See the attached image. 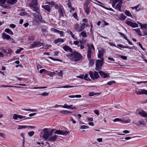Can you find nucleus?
<instances>
[{
  "mask_svg": "<svg viewBox=\"0 0 147 147\" xmlns=\"http://www.w3.org/2000/svg\"><path fill=\"white\" fill-rule=\"evenodd\" d=\"M72 53H69L67 55V57L72 61H78L80 60L82 56L78 52H74Z\"/></svg>",
  "mask_w": 147,
  "mask_h": 147,
  "instance_id": "obj_1",
  "label": "nucleus"
},
{
  "mask_svg": "<svg viewBox=\"0 0 147 147\" xmlns=\"http://www.w3.org/2000/svg\"><path fill=\"white\" fill-rule=\"evenodd\" d=\"M41 136L45 139V140H47L50 137L52 136L51 132L49 131V129L45 128L43 130V131L41 132Z\"/></svg>",
  "mask_w": 147,
  "mask_h": 147,
  "instance_id": "obj_2",
  "label": "nucleus"
},
{
  "mask_svg": "<svg viewBox=\"0 0 147 147\" xmlns=\"http://www.w3.org/2000/svg\"><path fill=\"white\" fill-rule=\"evenodd\" d=\"M91 78L94 80L100 78V76L98 72L95 71L93 72L92 71H90L88 73Z\"/></svg>",
  "mask_w": 147,
  "mask_h": 147,
  "instance_id": "obj_3",
  "label": "nucleus"
},
{
  "mask_svg": "<svg viewBox=\"0 0 147 147\" xmlns=\"http://www.w3.org/2000/svg\"><path fill=\"white\" fill-rule=\"evenodd\" d=\"M102 65V62L100 60H97L96 62L95 70L98 71H99L101 69Z\"/></svg>",
  "mask_w": 147,
  "mask_h": 147,
  "instance_id": "obj_4",
  "label": "nucleus"
},
{
  "mask_svg": "<svg viewBox=\"0 0 147 147\" xmlns=\"http://www.w3.org/2000/svg\"><path fill=\"white\" fill-rule=\"evenodd\" d=\"M136 112L142 116L144 117H147V113L142 110L138 109Z\"/></svg>",
  "mask_w": 147,
  "mask_h": 147,
  "instance_id": "obj_5",
  "label": "nucleus"
},
{
  "mask_svg": "<svg viewBox=\"0 0 147 147\" xmlns=\"http://www.w3.org/2000/svg\"><path fill=\"white\" fill-rule=\"evenodd\" d=\"M126 23L127 25L133 28L138 27V25L136 22H133L130 21H127Z\"/></svg>",
  "mask_w": 147,
  "mask_h": 147,
  "instance_id": "obj_6",
  "label": "nucleus"
},
{
  "mask_svg": "<svg viewBox=\"0 0 147 147\" xmlns=\"http://www.w3.org/2000/svg\"><path fill=\"white\" fill-rule=\"evenodd\" d=\"M69 132L67 131H60L59 130H57L55 132V134H57L59 135H65L69 134Z\"/></svg>",
  "mask_w": 147,
  "mask_h": 147,
  "instance_id": "obj_7",
  "label": "nucleus"
},
{
  "mask_svg": "<svg viewBox=\"0 0 147 147\" xmlns=\"http://www.w3.org/2000/svg\"><path fill=\"white\" fill-rule=\"evenodd\" d=\"M104 49H101L98 50V57L101 59V60H103L102 57H103Z\"/></svg>",
  "mask_w": 147,
  "mask_h": 147,
  "instance_id": "obj_8",
  "label": "nucleus"
},
{
  "mask_svg": "<svg viewBox=\"0 0 147 147\" xmlns=\"http://www.w3.org/2000/svg\"><path fill=\"white\" fill-rule=\"evenodd\" d=\"M74 28L75 30L79 32L83 30L81 26H80L79 25L77 24H75L74 26Z\"/></svg>",
  "mask_w": 147,
  "mask_h": 147,
  "instance_id": "obj_9",
  "label": "nucleus"
},
{
  "mask_svg": "<svg viewBox=\"0 0 147 147\" xmlns=\"http://www.w3.org/2000/svg\"><path fill=\"white\" fill-rule=\"evenodd\" d=\"M88 49L87 51V57L88 59H90L91 58V54H92V51H91V48L90 46L88 47Z\"/></svg>",
  "mask_w": 147,
  "mask_h": 147,
  "instance_id": "obj_10",
  "label": "nucleus"
},
{
  "mask_svg": "<svg viewBox=\"0 0 147 147\" xmlns=\"http://www.w3.org/2000/svg\"><path fill=\"white\" fill-rule=\"evenodd\" d=\"M82 22L83 23L81 24V26L82 27V28L83 30L85 27L87 26V20L86 19H84L82 20Z\"/></svg>",
  "mask_w": 147,
  "mask_h": 147,
  "instance_id": "obj_11",
  "label": "nucleus"
},
{
  "mask_svg": "<svg viewBox=\"0 0 147 147\" xmlns=\"http://www.w3.org/2000/svg\"><path fill=\"white\" fill-rule=\"evenodd\" d=\"M33 15L34 18L36 19L37 22H39L41 21L42 17L39 13H38L37 15V16H36V15L35 14H33Z\"/></svg>",
  "mask_w": 147,
  "mask_h": 147,
  "instance_id": "obj_12",
  "label": "nucleus"
},
{
  "mask_svg": "<svg viewBox=\"0 0 147 147\" xmlns=\"http://www.w3.org/2000/svg\"><path fill=\"white\" fill-rule=\"evenodd\" d=\"M30 7H34V6L38 5L37 0H32V1L29 4Z\"/></svg>",
  "mask_w": 147,
  "mask_h": 147,
  "instance_id": "obj_13",
  "label": "nucleus"
},
{
  "mask_svg": "<svg viewBox=\"0 0 147 147\" xmlns=\"http://www.w3.org/2000/svg\"><path fill=\"white\" fill-rule=\"evenodd\" d=\"M58 136L57 135H55L52 136H51L48 138L47 140L50 142H55Z\"/></svg>",
  "mask_w": 147,
  "mask_h": 147,
  "instance_id": "obj_14",
  "label": "nucleus"
},
{
  "mask_svg": "<svg viewBox=\"0 0 147 147\" xmlns=\"http://www.w3.org/2000/svg\"><path fill=\"white\" fill-rule=\"evenodd\" d=\"M63 9L62 6H60V9H58V12L59 13V17L63 16Z\"/></svg>",
  "mask_w": 147,
  "mask_h": 147,
  "instance_id": "obj_15",
  "label": "nucleus"
},
{
  "mask_svg": "<svg viewBox=\"0 0 147 147\" xmlns=\"http://www.w3.org/2000/svg\"><path fill=\"white\" fill-rule=\"evenodd\" d=\"M100 75L104 78H106L109 77V75H107L106 73L104 72L103 71H100L98 72Z\"/></svg>",
  "mask_w": 147,
  "mask_h": 147,
  "instance_id": "obj_16",
  "label": "nucleus"
},
{
  "mask_svg": "<svg viewBox=\"0 0 147 147\" xmlns=\"http://www.w3.org/2000/svg\"><path fill=\"white\" fill-rule=\"evenodd\" d=\"M123 3V2H119L115 6V9H116L118 10L119 11H121V5Z\"/></svg>",
  "mask_w": 147,
  "mask_h": 147,
  "instance_id": "obj_17",
  "label": "nucleus"
},
{
  "mask_svg": "<svg viewBox=\"0 0 147 147\" xmlns=\"http://www.w3.org/2000/svg\"><path fill=\"white\" fill-rule=\"evenodd\" d=\"M63 49L65 51H69L70 52L72 53V50L71 49L67 46H65L63 47Z\"/></svg>",
  "mask_w": 147,
  "mask_h": 147,
  "instance_id": "obj_18",
  "label": "nucleus"
},
{
  "mask_svg": "<svg viewBox=\"0 0 147 147\" xmlns=\"http://www.w3.org/2000/svg\"><path fill=\"white\" fill-rule=\"evenodd\" d=\"M2 37L3 39H6L7 40H9L11 38V37L9 35H7L5 33H3Z\"/></svg>",
  "mask_w": 147,
  "mask_h": 147,
  "instance_id": "obj_19",
  "label": "nucleus"
},
{
  "mask_svg": "<svg viewBox=\"0 0 147 147\" xmlns=\"http://www.w3.org/2000/svg\"><path fill=\"white\" fill-rule=\"evenodd\" d=\"M42 7L49 12L50 11V6L49 5H43Z\"/></svg>",
  "mask_w": 147,
  "mask_h": 147,
  "instance_id": "obj_20",
  "label": "nucleus"
},
{
  "mask_svg": "<svg viewBox=\"0 0 147 147\" xmlns=\"http://www.w3.org/2000/svg\"><path fill=\"white\" fill-rule=\"evenodd\" d=\"M37 6H34V7H30L32 9L33 8V10L37 13H40L39 9V8L36 7Z\"/></svg>",
  "mask_w": 147,
  "mask_h": 147,
  "instance_id": "obj_21",
  "label": "nucleus"
},
{
  "mask_svg": "<svg viewBox=\"0 0 147 147\" xmlns=\"http://www.w3.org/2000/svg\"><path fill=\"white\" fill-rule=\"evenodd\" d=\"M17 1V0H8L7 3L13 5L16 4Z\"/></svg>",
  "mask_w": 147,
  "mask_h": 147,
  "instance_id": "obj_22",
  "label": "nucleus"
},
{
  "mask_svg": "<svg viewBox=\"0 0 147 147\" xmlns=\"http://www.w3.org/2000/svg\"><path fill=\"white\" fill-rule=\"evenodd\" d=\"M133 30L136 31L137 33L140 36H142V32L139 28L133 29Z\"/></svg>",
  "mask_w": 147,
  "mask_h": 147,
  "instance_id": "obj_23",
  "label": "nucleus"
},
{
  "mask_svg": "<svg viewBox=\"0 0 147 147\" xmlns=\"http://www.w3.org/2000/svg\"><path fill=\"white\" fill-rule=\"evenodd\" d=\"M64 41V40L63 39L61 38H59L55 39L54 41L55 44H57L60 42H63Z\"/></svg>",
  "mask_w": 147,
  "mask_h": 147,
  "instance_id": "obj_24",
  "label": "nucleus"
},
{
  "mask_svg": "<svg viewBox=\"0 0 147 147\" xmlns=\"http://www.w3.org/2000/svg\"><path fill=\"white\" fill-rule=\"evenodd\" d=\"M84 9L85 12L88 14L90 13L89 7L88 6H84Z\"/></svg>",
  "mask_w": 147,
  "mask_h": 147,
  "instance_id": "obj_25",
  "label": "nucleus"
},
{
  "mask_svg": "<svg viewBox=\"0 0 147 147\" xmlns=\"http://www.w3.org/2000/svg\"><path fill=\"white\" fill-rule=\"evenodd\" d=\"M5 31L7 33L9 34H11V35L13 34V32L12 31L8 28L6 29L5 30Z\"/></svg>",
  "mask_w": 147,
  "mask_h": 147,
  "instance_id": "obj_26",
  "label": "nucleus"
},
{
  "mask_svg": "<svg viewBox=\"0 0 147 147\" xmlns=\"http://www.w3.org/2000/svg\"><path fill=\"white\" fill-rule=\"evenodd\" d=\"M48 58L54 61H59L61 62H62V61L61 60L59 59L53 58L52 57H48Z\"/></svg>",
  "mask_w": 147,
  "mask_h": 147,
  "instance_id": "obj_27",
  "label": "nucleus"
},
{
  "mask_svg": "<svg viewBox=\"0 0 147 147\" xmlns=\"http://www.w3.org/2000/svg\"><path fill=\"white\" fill-rule=\"evenodd\" d=\"M138 123H139V124H140V125H145V122L144 121L142 120L139 121L138 122H137L136 123H135V124L136 125H138Z\"/></svg>",
  "mask_w": 147,
  "mask_h": 147,
  "instance_id": "obj_28",
  "label": "nucleus"
},
{
  "mask_svg": "<svg viewBox=\"0 0 147 147\" xmlns=\"http://www.w3.org/2000/svg\"><path fill=\"white\" fill-rule=\"evenodd\" d=\"M89 66H92L94 63V61L93 59H89Z\"/></svg>",
  "mask_w": 147,
  "mask_h": 147,
  "instance_id": "obj_29",
  "label": "nucleus"
},
{
  "mask_svg": "<svg viewBox=\"0 0 147 147\" xmlns=\"http://www.w3.org/2000/svg\"><path fill=\"white\" fill-rule=\"evenodd\" d=\"M135 92L137 95L141 94V89H139L138 88H136L135 90Z\"/></svg>",
  "mask_w": 147,
  "mask_h": 147,
  "instance_id": "obj_30",
  "label": "nucleus"
},
{
  "mask_svg": "<svg viewBox=\"0 0 147 147\" xmlns=\"http://www.w3.org/2000/svg\"><path fill=\"white\" fill-rule=\"evenodd\" d=\"M88 74H86L84 76V79L87 81H91V80L88 77Z\"/></svg>",
  "mask_w": 147,
  "mask_h": 147,
  "instance_id": "obj_31",
  "label": "nucleus"
},
{
  "mask_svg": "<svg viewBox=\"0 0 147 147\" xmlns=\"http://www.w3.org/2000/svg\"><path fill=\"white\" fill-rule=\"evenodd\" d=\"M85 31H84L82 32L81 33H80V34L84 38H86L87 37V35L86 34V33L85 32Z\"/></svg>",
  "mask_w": 147,
  "mask_h": 147,
  "instance_id": "obj_32",
  "label": "nucleus"
},
{
  "mask_svg": "<svg viewBox=\"0 0 147 147\" xmlns=\"http://www.w3.org/2000/svg\"><path fill=\"white\" fill-rule=\"evenodd\" d=\"M74 87V86H63L57 87L56 88H71Z\"/></svg>",
  "mask_w": 147,
  "mask_h": 147,
  "instance_id": "obj_33",
  "label": "nucleus"
},
{
  "mask_svg": "<svg viewBox=\"0 0 147 147\" xmlns=\"http://www.w3.org/2000/svg\"><path fill=\"white\" fill-rule=\"evenodd\" d=\"M35 43L36 46H41V45H44V44L41 43V42L39 41H35Z\"/></svg>",
  "mask_w": 147,
  "mask_h": 147,
  "instance_id": "obj_34",
  "label": "nucleus"
},
{
  "mask_svg": "<svg viewBox=\"0 0 147 147\" xmlns=\"http://www.w3.org/2000/svg\"><path fill=\"white\" fill-rule=\"evenodd\" d=\"M60 112L61 113L64 114H69L70 113H72L71 112L66 110L61 111H60Z\"/></svg>",
  "mask_w": 147,
  "mask_h": 147,
  "instance_id": "obj_35",
  "label": "nucleus"
},
{
  "mask_svg": "<svg viewBox=\"0 0 147 147\" xmlns=\"http://www.w3.org/2000/svg\"><path fill=\"white\" fill-rule=\"evenodd\" d=\"M143 94L147 95V90L144 89H141V94Z\"/></svg>",
  "mask_w": 147,
  "mask_h": 147,
  "instance_id": "obj_36",
  "label": "nucleus"
},
{
  "mask_svg": "<svg viewBox=\"0 0 147 147\" xmlns=\"http://www.w3.org/2000/svg\"><path fill=\"white\" fill-rule=\"evenodd\" d=\"M126 18V17L125 16L124 14L123 13L121 14L120 17L119 18V19L122 20H125Z\"/></svg>",
  "mask_w": 147,
  "mask_h": 147,
  "instance_id": "obj_37",
  "label": "nucleus"
},
{
  "mask_svg": "<svg viewBox=\"0 0 147 147\" xmlns=\"http://www.w3.org/2000/svg\"><path fill=\"white\" fill-rule=\"evenodd\" d=\"M67 32L69 34L71 37L74 38L75 36L73 34L72 32L69 30L67 29Z\"/></svg>",
  "mask_w": 147,
  "mask_h": 147,
  "instance_id": "obj_38",
  "label": "nucleus"
},
{
  "mask_svg": "<svg viewBox=\"0 0 147 147\" xmlns=\"http://www.w3.org/2000/svg\"><path fill=\"white\" fill-rule=\"evenodd\" d=\"M145 29V30L147 29V24H145L141 25V29Z\"/></svg>",
  "mask_w": 147,
  "mask_h": 147,
  "instance_id": "obj_39",
  "label": "nucleus"
},
{
  "mask_svg": "<svg viewBox=\"0 0 147 147\" xmlns=\"http://www.w3.org/2000/svg\"><path fill=\"white\" fill-rule=\"evenodd\" d=\"M27 127H27V126H25L24 125H19L18 126L17 129H21L25 128Z\"/></svg>",
  "mask_w": 147,
  "mask_h": 147,
  "instance_id": "obj_40",
  "label": "nucleus"
},
{
  "mask_svg": "<svg viewBox=\"0 0 147 147\" xmlns=\"http://www.w3.org/2000/svg\"><path fill=\"white\" fill-rule=\"evenodd\" d=\"M119 57L121 58L122 59L124 60H126L127 59V57L125 56H123L121 55H119L118 56Z\"/></svg>",
  "mask_w": 147,
  "mask_h": 147,
  "instance_id": "obj_41",
  "label": "nucleus"
},
{
  "mask_svg": "<svg viewBox=\"0 0 147 147\" xmlns=\"http://www.w3.org/2000/svg\"><path fill=\"white\" fill-rule=\"evenodd\" d=\"M0 87H13L14 88H20V87H17V86H5L4 85H0Z\"/></svg>",
  "mask_w": 147,
  "mask_h": 147,
  "instance_id": "obj_42",
  "label": "nucleus"
},
{
  "mask_svg": "<svg viewBox=\"0 0 147 147\" xmlns=\"http://www.w3.org/2000/svg\"><path fill=\"white\" fill-rule=\"evenodd\" d=\"M125 13L128 16L130 17L131 16V13L127 10H126L125 11Z\"/></svg>",
  "mask_w": 147,
  "mask_h": 147,
  "instance_id": "obj_43",
  "label": "nucleus"
},
{
  "mask_svg": "<svg viewBox=\"0 0 147 147\" xmlns=\"http://www.w3.org/2000/svg\"><path fill=\"white\" fill-rule=\"evenodd\" d=\"M91 1L90 0H87L85 3L84 4V6H88Z\"/></svg>",
  "mask_w": 147,
  "mask_h": 147,
  "instance_id": "obj_44",
  "label": "nucleus"
},
{
  "mask_svg": "<svg viewBox=\"0 0 147 147\" xmlns=\"http://www.w3.org/2000/svg\"><path fill=\"white\" fill-rule=\"evenodd\" d=\"M119 33L123 38L126 40H127V38L125 36L124 34L121 32H119Z\"/></svg>",
  "mask_w": 147,
  "mask_h": 147,
  "instance_id": "obj_45",
  "label": "nucleus"
},
{
  "mask_svg": "<svg viewBox=\"0 0 147 147\" xmlns=\"http://www.w3.org/2000/svg\"><path fill=\"white\" fill-rule=\"evenodd\" d=\"M121 121L125 123H129L130 122L131 120H126L124 119L121 120Z\"/></svg>",
  "mask_w": 147,
  "mask_h": 147,
  "instance_id": "obj_46",
  "label": "nucleus"
},
{
  "mask_svg": "<svg viewBox=\"0 0 147 147\" xmlns=\"http://www.w3.org/2000/svg\"><path fill=\"white\" fill-rule=\"evenodd\" d=\"M18 118V115L16 114H13V119L15 120H17Z\"/></svg>",
  "mask_w": 147,
  "mask_h": 147,
  "instance_id": "obj_47",
  "label": "nucleus"
},
{
  "mask_svg": "<svg viewBox=\"0 0 147 147\" xmlns=\"http://www.w3.org/2000/svg\"><path fill=\"white\" fill-rule=\"evenodd\" d=\"M6 0H0V5L3 6V5L4 4Z\"/></svg>",
  "mask_w": 147,
  "mask_h": 147,
  "instance_id": "obj_48",
  "label": "nucleus"
},
{
  "mask_svg": "<svg viewBox=\"0 0 147 147\" xmlns=\"http://www.w3.org/2000/svg\"><path fill=\"white\" fill-rule=\"evenodd\" d=\"M47 87L46 86H43L41 87H34L32 88L33 89H44L47 88Z\"/></svg>",
  "mask_w": 147,
  "mask_h": 147,
  "instance_id": "obj_49",
  "label": "nucleus"
},
{
  "mask_svg": "<svg viewBox=\"0 0 147 147\" xmlns=\"http://www.w3.org/2000/svg\"><path fill=\"white\" fill-rule=\"evenodd\" d=\"M49 93H47L46 92H44L42 94H39V95H42L43 96H48L49 95Z\"/></svg>",
  "mask_w": 147,
  "mask_h": 147,
  "instance_id": "obj_50",
  "label": "nucleus"
},
{
  "mask_svg": "<svg viewBox=\"0 0 147 147\" xmlns=\"http://www.w3.org/2000/svg\"><path fill=\"white\" fill-rule=\"evenodd\" d=\"M34 134V132L33 131H32L30 132H28V134L29 136L31 137Z\"/></svg>",
  "mask_w": 147,
  "mask_h": 147,
  "instance_id": "obj_51",
  "label": "nucleus"
},
{
  "mask_svg": "<svg viewBox=\"0 0 147 147\" xmlns=\"http://www.w3.org/2000/svg\"><path fill=\"white\" fill-rule=\"evenodd\" d=\"M23 49L22 48H20V49H17L15 53L16 54H18L20 53Z\"/></svg>",
  "mask_w": 147,
  "mask_h": 147,
  "instance_id": "obj_52",
  "label": "nucleus"
},
{
  "mask_svg": "<svg viewBox=\"0 0 147 147\" xmlns=\"http://www.w3.org/2000/svg\"><path fill=\"white\" fill-rule=\"evenodd\" d=\"M116 83V82L114 81H111L109 82H108L107 83V84L109 85H111L113 84H114Z\"/></svg>",
  "mask_w": 147,
  "mask_h": 147,
  "instance_id": "obj_53",
  "label": "nucleus"
},
{
  "mask_svg": "<svg viewBox=\"0 0 147 147\" xmlns=\"http://www.w3.org/2000/svg\"><path fill=\"white\" fill-rule=\"evenodd\" d=\"M36 47V44L35 43V42H34L33 43L30 45V48H34Z\"/></svg>",
  "mask_w": 147,
  "mask_h": 147,
  "instance_id": "obj_54",
  "label": "nucleus"
},
{
  "mask_svg": "<svg viewBox=\"0 0 147 147\" xmlns=\"http://www.w3.org/2000/svg\"><path fill=\"white\" fill-rule=\"evenodd\" d=\"M61 107H63V108H66V109H68V108H69L70 107H70L68 105H67V104H65L64 105H61Z\"/></svg>",
  "mask_w": 147,
  "mask_h": 147,
  "instance_id": "obj_55",
  "label": "nucleus"
},
{
  "mask_svg": "<svg viewBox=\"0 0 147 147\" xmlns=\"http://www.w3.org/2000/svg\"><path fill=\"white\" fill-rule=\"evenodd\" d=\"M26 14L27 13H26L24 12L23 11H21L19 14L21 16H25Z\"/></svg>",
  "mask_w": 147,
  "mask_h": 147,
  "instance_id": "obj_56",
  "label": "nucleus"
},
{
  "mask_svg": "<svg viewBox=\"0 0 147 147\" xmlns=\"http://www.w3.org/2000/svg\"><path fill=\"white\" fill-rule=\"evenodd\" d=\"M100 6L104 8L105 9L111 11H113V9L111 8H108L107 7H105L102 5H100Z\"/></svg>",
  "mask_w": 147,
  "mask_h": 147,
  "instance_id": "obj_57",
  "label": "nucleus"
},
{
  "mask_svg": "<svg viewBox=\"0 0 147 147\" xmlns=\"http://www.w3.org/2000/svg\"><path fill=\"white\" fill-rule=\"evenodd\" d=\"M88 128V127L85 125H82L80 127L81 129H85Z\"/></svg>",
  "mask_w": 147,
  "mask_h": 147,
  "instance_id": "obj_58",
  "label": "nucleus"
},
{
  "mask_svg": "<svg viewBox=\"0 0 147 147\" xmlns=\"http://www.w3.org/2000/svg\"><path fill=\"white\" fill-rule=\"evenodd\" d=\"M51 30H53L55 33H58L59 31L58 30L53 28H51Z\"/></svg>",
  "mask_w": 147,
  "mask_h": 147,
  "instance_id": "obj_59",
  "label": "nucleus"
},
{
  "mask_svg": "<svg viewBox=\"0 0 147 147\" xmlns=\"http://www.w3.org/2000/svg\"><path fill=\"white\" fill-rule=\"evenodd\" d=\"M139 5H140L139 4H138V5H137L135 7H131V9L132 10H134V9H135L136 10L139 7Z\"/></svg>",
  "mask_w": 147,
  "mask_h": 147,
  "instance_id": "obj_60",
  "label": "nucleus"
},
{
  "mask_svg": "<svg viewBox=\"0 0 147 147\" xmlns=\"http://www.w3.org/2000/svg\"><path fill=\"white\" fill-rule=\"evenodd\" d=\"M96 94L93 92H91L89 93V96H92L94 95H96Z\"/></svg>",
  "mask_w": 147,
  "mask_h": 147,
  "instance_id": "obj_61",
  "label": "nucleus"
},
{
  "mask_svg": "<svg viewBox=\"0 0 147 147\" xmlns=\"http://www.w3.org/2000/svg\"><path fill=\"white\" fill-rule=\"evenodd\" d=\"M60 77H62L63 74H62V70H60V71L58 72L57 74Z\"/></svg>",
  "mask_w": 147,
  "mask_h": 147,
  "instance_id": "obj_62",
  "label": "nucleus"
},
{
  "mask_svg": "<svg viewBox=\"0 0 147 147\" xmlns=\"http://www.w3.org/2000/svg\"><path fill=\"white\" fill-rule=\"evenodd\" d=\"M77 47H80V49H81L82 50L84 49V45H78L77 46Z\"/></svg>",
  "mask_w": 147,
  "mask_h": 147,
  "instance_id": "obj_63",
  "label": "nucleus"
},
{
  "mask_svg": "<svg viewBox=\"0 0 147 147\" xmlns=\"http://www.w3.org/2000/svg\"><path fill=\"white\" fill-rule=\"evenodd\" d=\"M28 39L29 40H34V36H32L29 37L28 38Z\"/></svg>",
  "mask_w": 147,
  "mask_h": 147,
  "instance_id": "obj_64",
  "label": "nucleus"
}]
</instances>
